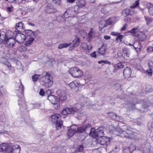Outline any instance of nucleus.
<instances>
[{
    "instance_id": "1",
    "label": "nucleus",
    "mask_w": 153,
    "mask_h": 153,
    "mask_svg": "<svg viewBox=\"0 0 153 153\" xmlns=\"http://www.w3.org/2000/svg\"><path fill=\"white\" fill-rule=\"evenodd\" d=\"M116 130L122 137L131 138H133L134 137L133 132L130 131L126 126H124L122 128H117Z\"/></svg>"
},
{
    "instance_id": "2",
    "label": "nucleus",
    "mask_w": 153,
    "mask_h": 153,
    "mask_svg": "<svg viewBox=\"0 0 153 153\" xmlns=\"http://www.w3.org/2000/svg\"><path fill=\"white\" fill-rule=\"evenodd\" d=\"M91 127V124L89 123L78 127L76 130V133H79V135L81 137V140H84L87 136L88 133L85 131Z\"/></svg>"
},
{
    "instance_id": "3",
    "label": "nucleus",
    "mask_w": 153,
    "mask_h": 153,
    "mask_svg": "<svg viewBox=\"0 0 153 153\" xmlns=\"http://www.w3.org/2000/svg\"><path fill=\"white\" fill-rule=\"evenodd\" d=\"M60 116L59 114H55L51 116L52 122L55 124L57 130L61 129L62 124V121L60 120Z\"/></svg>"
},
{
    "instance_id": "4",
    "label": "nucleus",
    "mask_w": 153,
    "mask_h": 153,
    "mask_svg": "<svg viewBox=\"0 0 153 153\" xmlns=\"http://www.w3.org/2000/svg\"><path fill=\"white\" fill-rule=\"evenodd\" d=\"M104 128L103 127H100L96 130L94 128H91L90 132L89 133L90 135L93 137H98L103 136L104 133Z\"/></svg>"
},
{
    "instance_id": "5",
    "label": "nucleus",
    "mask_w": 153,
    "mask_h": 153,
    "mask_svg": "<svg viewBox=\"0 0 153 153\" xmlns=\"http://www.w3.org/2000/svg\"><path fill=\"white\" fill-rule=\"evenodd\" d=\"M69 72L71 75L75 78L81 77L83 75L82 71L77 67L71 68L69 70Z\"/></svg>"
},
{
    "instance_id": "6",
    "label": "nucleus",
    "mask_w": 153,
    "mask_h": 153,
    "mask_svg": "<svg viewBox=\"0 0 153 153\" xmlns=\"http://www.w3.org/2000/svg\"><path fill=\"white\" fill-rule=\"evenodd\" d=\"M5 39L6 38H4L2 43H4L5 46L8 48H12L16 43V41L14 39Z\"/></svg>"
},
{
    "instance_id": "7",
    "label": "nucleus",
    "mask_w": 153,
    "mask_h": 153,
    "mask_svg": "<svg viewBox=\"0 0 153 153\" xmlns=\"http://www.w3.org/2000/svg\"><path fill=\"white\" fill-rule=\"evenodd\" d=\"M78 111L79 109L75 107H73L71 108H67L63 109L62 113L63 115H66L71 113H74L77 112Z\"/></svg>"
},
{
    "instance_id": "8",
    "label": "nucleus",
    "mask_w": 153,
    "mask_h": 153,
    "mask_svg": "<svg viewBox=\"0 0 153 153\" xmlns=\"http://www.w3.org/2000/svg\"><path fill=\"white\" fill-rule=\"evenodd\" d=\"M110 141V139L109 137L105 136L99 137L98 140V143L102 145H107Z\"/></svg>"
},
{
    "instance_id": "9",
    "label": "nucleus",
    "mask_w": 153,
    "mask_h": 153,
    "mask_svg": "<svg viewBox=\"0 0 153 153\" xmlns=\"http://www.w3.org/2000/svg\"><path fill=\"white\" fill-rule=\"evenodd\" d=\"M15 41L18 43H21L23 42L25 40V35L21 33H18L15 37Z\"/></svg>"
},
{
    "instance_id": "10",
    "label": "nucleus",
    "mask_w": 153,
    "mask_h": 153,
    "mask_svg": "<svg viewBox=\"0 0 153 153\" xmlns=\"http://www.w3.org/2000/svg\"><path fill=\"white\" fill-rule=\"evenodd\" d=\"M45 10L48 13H54L56 11V9L54 8L53 4L49 3L47 4L45 7Z\"/></svg>"
},
{
    "instance_id": "11",
    "label": "nucleus",
    "mask_w": 153,
    "mask_h": 153,
    "mask_svg": "<svg viewBox=\"0 0 153 153\" xmlns=\"http://www.w3.org/2000/svg\"><path fill=\"white\" fill-rule=\"evenodd\" d=\"M15 28L19 32H22L25 30V27L24 23L22 21L19 22L16 24Z\"/></svg>"
},
{
    "instance_id": "12",
    "label": "nucleus",
    "mask_w": 153,
    "mask_h": 153,
    "mask_svg": "<svg viewBox=\"0 0 153 153\" xmlns=\"http://www.w3.org/2000/svg\"><path fill=\"white\" fill-rule=\"evenodd\" d=\"M58 94L60 100L62 101H65L67 99V94L65 91H58Z\"/></svg>"
},
{
    "instance_id": "13",
    "label": "nucleus",
    "mask_w": 153,
    "mask_h": 153,
    "mask_svg": "<svg viewBox=\"0 0 153 153\" xmlns=\"http://www.w3.org/2000/svg\"><path fill=\"white\" fill-rule=\"evenodd\" d=\"M77 9L75 7H72L68 9L67 10V12L69 15L70 17H72L75 16L78 13V10H76Z\"/></svg>"
},
{
    "instance_id": "14",
    "label": "nucleus",
    "mask_w": 153,
    "mask_h": 153,
    "mask_svg": "<svg viewBox=\"0 0 153 153\" xmlns=\"http://www.w3.org/2000/svg\"><path fill=\"white\" fill-rule=\"evenodd\" d=\"M23 105L25 107L24 109L26 110H30L33 108H38L40 106V104L38 103L30 104H29L28 108L27 107V105L25 103H24Z\"/></svg>"
},
{
    "instance_id": "15",
    "label": "nucleus",
    "mask_w": 153,
    "mask_h": 153,
    "mask_svg": "<svg viewBox=\"0 0 153 153\" xmlns=\"http://www.w3.org/2000/svg\"><path fill=\"white\" fill-rule=\"evenodd\" d=\"M123 73L125 78L128 79L130 78L131 73V68H130L126 67L124 69Z\"/></svg>"
},
{
    "instance_id": "16",
    "label": "nucleus",
    "mask_w": 153,
    "mask_h": 153,
    "mask_svg": "<svg viewBox=\"0 0 153 153\" xmlns=\"http://www.w3.org/2000/svg\"><path fill=\"white\" fill-rule=\"evenodd\" d=\"M48 99L53 104L56 105L57 104L58 100L57 97L54 95H50L48 96Z\"/></svg>"
},
{
    "instance_id": "17",
    "label": "nucleus",
    "mask_w": 153,
    "mask_h": 153,
    "mask_svg": "<svg viewBox=\"0 0 153 153\" xmlns=\"http://www.w3.org/2000/svg\"><path fill=\"white\" fill-rule=\"evenodd\" d=\"M10 145L9 146L7 144L3 143L0 144V152L6 151L5 153L9 152V148Z\"/></svg>"
},
{
    "instance_id": "18",
    "label": "nucleus",
    "mask_w": 153,
    "mask_h": 153,
    "mask_svg": "<svg viewBox=\"0 0 153 153\" xmlns=\"http://www.w3.org/2000/svg\"><path fill=\"white\" fill-rule=\"evenodd\" d=\"M44 81L53 79L52 76L48 72H45L42 74Z\"/></svg>"
},
{
    "instance_id": "19",
    "label": "nucleus",
    "mask_w": 153,
    "mask_h": 153,
    "mask_svg": "<svg viewBox=\"0 0 153 153\" xmlns=\"http://www.w3.org/2000/svg\"><path fill=\"white\" fill-rule=\"evenodd\" d=\"M123 63H119L117 64L114 66V68L112 72H116L119 69L123 68L124 67Z\"/></svg>"
},
{
    "instance_id": "20",
    "label": "nucleus",
    "mask_w": 153,
    "mask_h": 153,
    "mask_svg": "<svg viewBox=\"0 0 153 153\" xmlns=\"http://www.w3.org/2000/svg\"><path fill=\"white\" fill-rule=\"evenodd\" d=\"M4 36V38L6 39H13L12 38L14 35V33L11 30H8L6 32V33L3 34Z\"/></svg>"
},
{
    "instance_id": "21",
    "label": "nucleus",
    "mask_w": 153,
    "mask_h": 153,
    "mask_svg": "<svg viewBox=\"0 0 153 153\" xmlns=\"http://www.w3.org/2000/svg\"><path fill=\"white\" fill-rule=\"evenodd\" d=\"M24 86L22 84L21 82H20V85L19 86L18 89H17L16 91V92L18 96H21L23 95Z\"/></svg>"
},
{
    "instance_id": "22",
    "label": "nucleus",
    "mask_w": 153,
    "mask_h": 153,
    "mask_svg": "<svg viewBox=\"0 0 153 153\" xmlns=\"http://www.w3.org/2000/svg\"><path fill=\"white\" fill-rule=\"evenodd\" d=\"M132 46L137 52L140 51L142 47L140 43L138 41H136L134 42L132 45Z\"/></svg>"
},
{
    "instance_id": "23",
    "label": "nucleus",
    "mask_w": 153,
    "mask_h": 153,
    "mask_svg": "<svg viewBox=\"0 0 153 153\" xmlns=\"http://www.w3.org/2000/svg\"><path fill=\"white\" fill-rule=\"evenodd\" d=\"M95 33V31L93 28H91L88 34V40H91L92 38L94 37Z\"/></svg>"
},
{
    "instance_id": "24",
    "label": "nucleus",
    "mask_w": 153,
    "mask_h": 153,
    "mask_svg": "<svg viewBox=\"0 0 153 153\" xmlns=\"http://www.w3.org/2000/svg\"><path fill=\"white\" fill-rule=\"evenodd\" d=\"M77 6L75 7L77 8L78 7L82 8L85 4V0H76Z\"/></svg>"
},
{
    "instance_id": "25",
    "label": "nucleus",
    "mask_w": 153,
    "mask_h": 153,
    "mask_svg": "<svg viewBox=\"0 0 153 153\" xmlns=\"http://www.w3.org/2000/svg\"><path fill=\"white\" fill-rule=\"evenodd\" d=\"M25 33L28 36H30V38H35L36 36L35 33V32L31 30H27L25 32Z\"/></svg>"
},
{
    "instance_id": "26",
    "label": "nucleus",
    "mask_w": 153,
    "mask_h": 153,
    "mask_svg": "<svg viewBox=\"0 0 153 153\" xmlns=\"http://www.w3.org/2000/svg\"><path fill=\"white\" fill-rule=\"evenodd\" d=\"M122 15L124 17H126L129 15H131V11L128 9H124L121 12Z\"/></svg>"
},
{
    "instance_id": "27",
    "label": "nucleus",
    "mask_w": 153,
    "mask_h": 153,
    "mask_svg": "<svg viewBox=\"0 0 153 153\" xmlns=\"http://www.w3.org/2000/svg\"><path fill=\"white\" fill-rule=\"evenodd\" d=\"M44 85L46 88H49L53 84L52 79L44 81Z\"/></svg>"
},
{
    "instance_id": "28",
    "label": "nucleus",
    "mask_w": 153,
    "mask_h": 153,
    "mask_svg": "<svg viewBox=\"0 0 153 153\" xmlns=\"http://www.w3.org/2000/svg\"><path fill=\"white\" fill-rule=\"evenodd\" d=\"M108 116H110L112 118L115 119V120L118 121H120V120L118 119V116L115 113L110 112L108 113Z\"/></svg>"
},
{
    "instance_id": "29",
    "label": "nucleus",
    "mask_w": 153,
    "mask_h": 153,
    "mask_svg": "<svg viewBox=\"0 0 153 153\" xmlns=\"http://www.w3.org/2000/svg\"><path fill=\"white\" fill-rule=\"evenodd\" d=\"M123 53L124 54V57L126 56L129 57L130 55V51L128 49L124 48L122 49Z\"/></svg>"
},
{
    "instance_id": "30",
    "label": "nucleus",
    "mask_w": 153,
    "mask_h": 153,
    "mask_svg": "<svg viewBox=\"0 0 153 153\" xmlns=\"http://www.w3.org/2000/svg\"><path fill=\"white\" fill-rule=\"evenodd\" d=\"M34 40V37L29 38L25 43V45L26 46H28L32 44Z\"/></svg>"
},
{
    "instance_id": "31",
    "label": "nucleus",
    "mask_w": 153,
    "mask_h": 153,
    "mask_svg": "<svg viewBox=\"0 0 153 153\" xmlns=\"http://www.w3.org/2000/svg\"><path fill=\"white\" fill-rule=\"evenodd\" d=\"M71 43H65L63 44H61L59 45L58 48L59 49H62L63 48H66L68 46H70Z\"/></svg>"
},
{
    "instance_id": "32",
    "label": "nucleus",
    "mask_w": 153,
    "mask_h": 153,
    "mask_svg": "<svg viewBox=\"0 0 153 153\" xmlns=\"http://www.w3.org/2000/svg\"><path fill=\"white\" fill-rule=\"evenodd\" d=\"M17 146H19L17 145H10V146H9L8 149H9V152H7V153H12L13 150H15V149H17L16 148L17 147Z\"/></svg>"
},
{
    "instance_id": "33",
    "label": "nucleus",
    "mask_w": 153,
    "mask_h": 153,
    "mask_svg": "<svg viewBox=\"0 0 153 153\" xmlns=\"http://www.w3.org/2000/svg\"><path fill=\"white\" fill-rule=\"evenodd\" d=\"M149 12L150 15L153 16V5L149 4L147 5Z\"/></svg>"
},
{
    "instance_id": "34",
    "label": "nucleus",
    "mask_w": 153,
    "mask_h": 153,
    "mask_svg": "<svg viewBox=\"0 0 153 153\" xmlns=\"http://www.w3.org/2000/svg\"><path fill=\"white\" fill-rule=\"evenodd\" d=\"M56 19L59 22H63L65 20V19L62 15H59L56 17Z\"/></svg>"
},
{
    "instance_id": "35",
    "label": "nucleus",
    "mask_w": 153,
    "mask_h": 153,
    "mask_svg": "<svg viewBox=\"0 0 153 153\" xmlns=\"http://www.w3.org/2000/svg\"><path fill=\"white\" fill-rule=\"evenodd\" d=\"M74 44L77 47L79 44L80 42V38L78 37H76L75 39L73 40Z\"/></svg>"
},
{
    "instance_id": "36",
    "label": "nucleus",
    "mask_w": 153,
    "mask_h": 153,
    "mask_svg": "<svg viewBox=\"0 0 153 153\" xmlns=\"http://www.w3.org/2000/svg\"><path fill=\"white\" fill-rule=\"evenodd\" d=\"M145 19L146 21V24L147 25H149L152 22L153 19L149 17H145Z\"/></svg>"
},
{
    "instance_id": "37",
    "label": "nucleus",
    "mask_w": 153,
    "mask_h": 153,
    "mask_svg": "<svg viewBox=\"0 0 153 153\" xmlns=\"http://www.w3.org/2000/svg\"><path fill=\"white\" fill-rule=\"evenodd\" d=\"M105 49L103 48L102 47L101 48H99L98 51L99 55H104L105 52Z\"/></svg>"
},
{
    "instance_id": "38",
    "label": "nucleus",
    "mask_w": 153,
    "mask_h": 153,
    "mask_svg": "<svg viewBox=\"0 0 153 153\" xmlns=\"http://www.w3.org/2000/svg\"><path fill=\"white\" fill-rule=\"evenodd\" d=\"M75 132L74 131H73L70 129H69L67 132L68 138H70L72 137Z\"/></svg>"
},
{
    "instance_id": "39",
    "label": "nucleus",
    "mask_w": 153,
    "mask_h": 153,
    "mask_svg": "<svg viewBox=\"0 0 153 153\" xmlns=\"http://www.w3.org/2000/svg\"><path fill=\"white\" fill-rule=\"evenodd\" d=\"M81 47L83 48L84 49H85L86 50H89V49H88V47L87 44L85 42H82L81 43ZM92 48V47H91L90 48L91 49Z\"/></svg>"
},
{
    "instance_id": "40",
    "label": "nucleus",
    "mask_w": 153,
    "mask_h": 153,
    "mask_svg": "<svg viewBox=\"0 0 153 153\" xmlns=\"http://www.w3.org/2000/svg\"><path fill=\"white\" fill-rule=\"evenodd\" d=\"M4 66L5 68H8V70H10L11 69V64L8 62H6L4 65Z\"/></svg>"
},
{
    "instance_id": "41",
    "label": "nucleus",
    "mask_w": 153,
    "mask_h": 153,
    "mask_svg": "<svg viewBox=\"0 0 153 153\" xmlns=\"http://www.w3.org/2000/svg\"><path fill=\"white\" fill-rule=\"evenodd\" d=\"M112 21L111 20V19L109 18L108 20L104 22L106 27L108 25L111 24Z\"/></svg>"
},
{
    "instance_id": "42",
    "label": "nucleus",
    "mask_w": 153,
    "mask_h": 153,
    "mask_svg": "<svg viewBox=\"0 0 153 153\" xmlns=\"http://www.w3.org/2000/svg\"><path fill=\"white\" fill-rule=\"evenodd\" d=\"M78 128V127L77 125H73L71 126L70 129L74 131L75 132H76V129H77Z\"/></svg>"
},
{
    "instance_id": "43",
    "label": "nucleus",
    "mask_w": 153,
    "mask_h": 153,
    "mask_svg": "<svg viewBox=\"0 0 153 153\" xmlns=\"http://www.w3.org/2000/svg\"><path fill=\"white\" fill-rule=\"evenodd\" d=\"M80 35L83 37H85L87 35L86 32L84 30H81L79 31Z\"/></svg>"
},
{
    "instance_id": "44",
    "label": "nucleus",
    "mask_w": 153,
    "mask_h": 153,
    "mask_svg": "<svg viewBox=\"0 0 153 153\" xmlns=\"http://www.w3.org/2000/svg\"><path fill=\"white\" fill-rule=\"evenodd\" d=\"M123 153H131V152L129 147L125 148L123 150Z\"/></svg>"
},
{
    "instance_id": "45",
    "label": "nucleus",
    "mask_w": 153,
    "mask_h": 153,
    "mask_svg": "<svg viewBox=\"0 0 153 153\" xmlns=\"http://www.w3.org/2000/svg\"><path fill=\"white\" fill-rule=\"evenodd\" d=\"M138 27L136 28H133L131 30L129 31V32L132 33L133 34H135L136 33L137 30H138Z\"/></svg>"
},
{
    "instance_id": "46",
    "label": "nucleus",
    "mask_w": 153,
    "mask_h": 153,
    "mask_svg": "<svg viewBox=\"0 0 153 153\" xmlns=\"http://www.w3.org/2000/svg\"><path fill=\"white\" fill-rule=\"evenodd\" d=\"M4 39V36L2 33L0 32V44L2 43L3 40Z\"/></svg>"
},
{
    "instance_id": "47",
    "label": "nucleus",
    "mask_w": 153,
    "mask_h": 153,
    "mask_svg": "<svg viewBox=\"0 0 153 153\" xmlns=\"http://www.w3.org/2000/svg\"><path fill=\"white\" fill-rule=\"evenodd\" d=\"M17 149L13 150L12 152L13 153H19L20 151V146H17Z\"/></svg>"
},
{
    "instance_id": "48",
    "label": "nucleus",
    "mask_w": 153,
    "mask_h": 153,
    "mask_svg": "<svg viewBox=\"0 0 153 153\" xmlns=\"http://www.w3.org/2000/svg\"><path fill=\"white\" fill-rule=\"evenodd\" d=\"M128 106L129 107L128 109H133L135 107V104L133 103H130L128 104Z\"/></svg>"
},
{
    "instance_id": "49",
    "label": "nucleus",
    "mask_w": 153,
    "mask_h": 153,
    "mask_svg": "<svg viewBox=\"0 0 153 153\" xmlns=\"http://www.w3.org/2000/svg\"><path fill=\"white\" fill-rule=\"evenodd\" d=\"M99 27L100 30H101L102 28L106 27L104 22V23H100L99 24Z\"/></svg>"
},
{
    "instance_id": "50",
    "label": "nucleus",
    "mask_w": 153,
    "mask_h": 153,
    "mask_svg": "<svg viewBox=\"0 0 153 153\" xmlns=\"http://www.w3.org/2000/svg\"><path fill=\"white\" fill-rule=\"evenodd\" d=\"M146 72L149 76H151L152 75V69L150 68L147 69L146 70Z\"/></svg>"
},
{
    "instance_id": "51",
    "label": "nucleus",
    "mask_w": 153,
    "mask_h": 153,
    "mask_svg": "<svg viewBox=\"0 0 153 153\" xmlns=\"http://www.w3.org/2000/svg\"><path fill=\"white\" fill-rule=\"evenodd\" d=\"M146 90L148 92H151L152 90L151 86L150 85H147L145 88Z\"/></svg>"
},
{
    "instance_id": "52",
    "label": "nucleus",
    "mask_w": 153,
    "mask_h": 153,
    "mask_svg": "<svg viewBox=\"0 0 153 153\" xmlns=\"http://www.w3.org/2000/svg\"><path fill=\"white\" fill-rule=\"evenodd\" d=\"M123 38V35H120V33L117 36V37L116 39L117 40H119L120 41H121Z\"/></svg>"
},
{
    "instance_id": "53",
    "label": "nucleus",
    "mask_w": 153,
    "mask_h": 153,
    "mask_svg": "<svg viewBox=\"0 0 153 153\" xmlns=\"http://www.w3.org/2000/svg\"><path fill=\"white\" fill-rule=\"evenodd\" d=\"M32 78L33 81H36L38 79V75L37 74H35L32 76Z\"/></svg>"
},
{
    "instance_id": "54",
    "label": "nucleus",
    "mask_w": 153,
    "mask_h": 153,
    "mask_svg": "<svg viewBox=\"0 0 153 153\" xmlns=\"http://www.w3.org/2000/svg\"><path fill=\"white\" fill-rule=\"evenodd\" d=\"M68 85H69L70 87L72 88H73L75 87H76L75 83L74 82H72L69 83Z\"/></svg>"
},
{
    "instance_id": "55",
    "label": "nucleus",
    "mask_w": 153,
    "mask_h": 153,
    "mask_svg": "<svg viewBox=\"0 0 153 153\" xmlns=\"http://www.w3.org/2000/svg\"><path fill=\"white\" fill-rule=\"evenodd\" d=\"M64 17L65 18H67L69 17H70L69 15H68V13L67 12V10L65 12L63 15Z\"/></svg>"
},
{
    "instance_id": "56",
    "label": "nucleus",
    "mask_w": 153,
    "mask_h": 153,
    "mask_svg": "<svg viewBox=\"0 0 153 153\" xmlns=\"http://www.w3.org/2000/svg\"><path fill=\"white\" fill-rule=\"evenodd\" d=\"M120 87V85L119 83H117L115 85V88L116 90H118Z\"/></svg>"
},
{
    "instance_id": "57",
    "label": "nucleus",
    "mask_w": 153,
    "mask_h": 153,
    "mask_svg": "<svg viewBox=\"0 0 153 153\" xmlns=\"http://www.w3.org/2000/svg\"><path fill=\"white\" fill-rule=\"evenodd\" d=\"M13 7H8L7 8V10L8 12H12L13 11Z\"/></svg>"
},
{
    "instance_id": "58",
    "label": "nucleus",
    "mask_w": 153,
    "mask_h": 153,
    "mask_svg": "<svg viewBox=\"0 0 153 153\" xmlns=\"http://www.w3.org/2000/svg\"><path fill=\"white\" fill-rule=\"evenodd\" d=\"M124 20L125 22H131V19L130 17H127L124 19Z\"/></svg>"
},
{
    "instance_id": "59",
    "label": "nucleus",
    "mask_w": 153,
    "mask_h": 153,
    "mask_svg": "<svg viewBox=\"0 0 153 153\" xmlns=\"http://www.w3.org/2000/svg\"><path fill=\"white\" fill-rule=\"evenodd\" d=\"M139 0H137L134 3L133 6V7L134 8L139 5Z\"/></svg>"
},
{
    "instance_id": "60",
    "label": "nucleus",
    "mask_w": 153,
    "mask_h": 153,
    "mask_svg": "<svg viewBox=\"0 0 153 153\" xmlns=\"http://www.w3.org/2000/svg\"><path fill=\"white\" fill-rule=\"evenodd\" d=\"M39 94L41 96H44L45 94V92L42 89H41L39 91Z\"/></svg>"
},
{
    "instance_id": "61",
    "label": "nucleus",
    "mask_w": 153,
    "mask_h": 153,
    "mask_svg": "<svg viewBox=\"0 0 153 153\" xmlns=\"http://www.w3.org/2000/svg\"><path fill=\"white\" fill-rule=\"evenodd\" d=\"M76 47V46L75 45H74V44H73L69 48V49L70 51H72L74 49V48Z\"/></svg>"
},
{
    "instance_id": "62",
    "label": "nucleus",
    "mask_w": 153,
    "mask_h": 153,
    "mask_svg": "<svg viewBox=\"0 0 153 153\" xmlns=\"http://www.w3.org/2000/svg\"><path fill=\"white\" fill-rule=\"evenodd\" d=\"M54 1V3H55L57 5H59L61 3V1L60 0H57L56 1Z\"/></svg>"
},
{
    "instance_id": "63",
    "label": "nucleus",
    "mask_w": 153,
    "mask_h": 153,
    "mask_svg": "<svg viewBox=\"0 0 153 153\" xmlns=\"http://www.w3.org/2000/svg\"><path fill=\"white\" fill-rule=\"evenodd\" d=\"M90 55L91 56L95 58L96 56V55L95 53V52H94L93 53H91L90 54Z\"/></svg>"
},
{
    "instance_id": "64",
    "label": "nucleus",
    "mask_w": 153,
    "mask_h": 153,
    "mask_svg": "<svg viewBox=\"0 0 153 153\" xmlns=\"http://www.w3.org/2000/svg\"><path fill=\"white\" fill-rule=\"evenodd\" d=\"M127 27V24H125L123 27L121 28V30H126V29Z\"/></svg>"
}]
</instances>
